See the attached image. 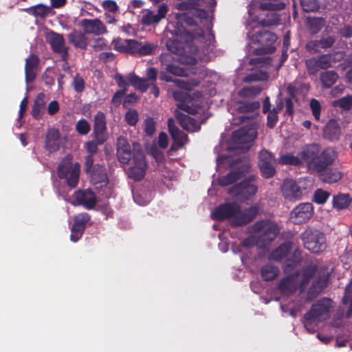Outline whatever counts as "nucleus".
<instances>
[{"label":"nucleus","instance_id":"cd10ccee","mask_svg":"<svg viewBox=\"0 0 352 352\" xmlns=\"http://www.w3.org/2000/svg\"><path fill=\"white\" fill-rule=\"evenodd\" d=\"M175 35L177 37H179L180 41L177 39L168 40L166 43V47L170 52L178 55H182L185 52V46L188 47H193V40L190 43H187L185 37L181 38L180 36H177L176 34Z\"/></svg>","mask_w":352,"mask_h":352},{"label":"nucleus","instance_id":"f03ea898","mask_svg":"<svg viewBox=\"0 0 352 352\" xmlns=\"http://www.w3.org/2000/svg\"><path fill=\"white\" fill-rule=\"evenodd\" d=\"M258 206L254 205L241 210L236 202H228L220 204L211 214L214 220H230L232 226H242L252 222L259 212Z\"/></svg>","mask_w":352,"mask_h":352},{"label":"nucleus","instance_id":"a211bd4d","mask_svg":"<svg viewBox=\"0 0 352 352\" xmlns=\"http://www.w3.org/2000/svg\"><path fill=\"white\" fill-rule=\"evenodd\" d=\"M155 45L150 43L142 45L134 39H126V53L133 55L148 56L153 54Z\"/></svg>","mask_w":352,"mask_h":352},{"label":"nucleus","instance_id":"f257e3e1","mask_svg":"<svg viewBox=\"0 0 352 352\" xmlns=\"http://www.w3.org/2000/svg\"><path fill=\"white\" fill-rule=\"evenodd\" d=\"M300 156L306 163L309 172L311 174L316 173L322 182L332 184L342 179V172L330 167L338 157L333 148L327 147L320 151V146L313 143L302 149Z\"/></svg>","mask_w":352,"mask_h":352},{"label":"nucleus","instance_id":"c85d7f7f","mask_svg":"<svg viewBox=\"0 0 352 352\" xmlns=\"http://www.w3.org/2000/svg\"><path fill=\"white\" fill-rule=\"evenodd\" d=\"M293 244L291 241H286L281 243L275 248L270 254V259L280 262L287 257L292 249Z\"/></svg>","mask_w":352,"mask_h":352},{"label":"nucleus","instance_id":"2f4dec72","mask_svg":"<svg viewBox=\"0 0 352 352\" xmlns=\"http://www.w3.org/2000/svg\"><path fill=\"white\" fill-rule=\"evenodd\" d=\"M340 133V127L337 120L331 119L324 128L323 137L330 141L338 140Z\"/></svg>","mask_w":352,"mask_h":352},{"label":"nucleus","instance_id":"dca6fc26","mask_svg":"<svg viewBox=\"0 0 352 352\" xmlns=\"http://www.w3.org/2000/svg\"><path fill=\"white\" fill-rule=\"evenodd\" d=\"M93 138L99 143H104L108 138L106 116L102 111H98L94 118Z\"/></svg>","mask_w":352,"mask_h":352},{"label":"nucleus","instance_id":"0e129e2a","mask_svg":"<svg viewBox=\"0 0 352 352\" xmlns=\"http://www.w3.org/2000/svg\"><path fill=\"white\" fill-rule=\"evenodd\" d=\"M300 265V263H297L295 261L287 258L283 265V272L286 274H289L293 271V270Z\"/></svg>","mask_w":352,"mask_h":352},{"label":"nucleus","instance_id":"ddd939ff","mask_svg":"<svg viewBox=\"0 0 352 352\" xmlns=\"http://www.w3.org/2000/svg\"><path fill=\"white\" fill-rule=\"evenodd\" d=\"M333 58L330 54L311 57L305 64L309 75H316L320 69H327L332 66Z\"/></svg>","mask_w":352,"mask_h":352},{"label":"nucleus","instance_id":"9d476101","mask_svg":"<svg viewBox=\"0 0 352 352\" xmlns=\"http://www.w3.org/2000/svg\"><path fill=\"white\" fill-rule=\"evenodd\" d=\"M256 178V175H251L248 179L243 180L238 184L234 185L229 189V193L236 197L238 199H248L254 196L258 188L252 184Z\"/></svg>","mask_w":352,"mask_h":352},{"label":"nucleus","instance_id":"9b49d317","mask_svg":"<svg viewBox=\"0 0 352 352\" xmlns=\"http://www.w3.org/2000/svg\"><path fill=\"white\" fill-rule=\"evenodd\" d=\"M315 276L307 294V300L309 301L316 298L327 287L330 279L329 272L324 269H318Z\"/></svg>","mask_w":352,"mask_h":352},{"label":"nucleus","instance_id":"4c0bfd02","mask_svg":"<svg viewBox=\"0 0 352 352\" xmlns=\"http://www.w3.org/2000/svg\"><path fill=\"white\" fill-rule=\"evenodd\" d=\"M338 74L333 70L325 71L320 73V80L322 87L331 88L337 81Z\"/></svg>","mask_w":352,"mask_h":352},{"label":"nucleus","instance_id":"393cba45","mask_svg":"<svg viewBox=\"0 0 352 352\" xmlns=\"http://www.w3.org/2000/svg\"><path fill=\"white\" fill-rule=\"evenodd\" d=\"M172 58L170 54H164L162 56V63L164 66V69L169 74L176 76L186 77L188 76V70L179 67L175 63H166Z\"/></svg>","mask_w":352,"mask_h":352},{"label":"nucleus","instance_id":"a18cd8bd","mask_svg":"<svg viewBox=\"0 0 352 352\" xmlns=\"http://www.w3.org/2000/svg\"><path fill=\"white\" fill-rule=\"evenodd\" d=\"M302 9L305 12H317L320 9L318 0H300Z\"/></svg>","mask_w":352,"mask_h":352},{"label":"nucleus","instance_id":"2eb2a0df","mask_svg":"<svg viewBox=\"0 0 352 352\" xmlns=\"http://www.w3.org/2000/svg\"><path fill=\"white\" fill-rule=\"evenodd\" d=\"M314 214V206L311 203H301L296 206L289 214V220L296 225L305 223Z\"/></svg>","mask_w":352,"mask_h":352},{"label":"nucleus","instance_id":"680f3d73","mask_svg":"<svg viewBox=\"0 0 352 352\" xmlns=\"http://www.w3.org/2000/svg\"><path fill=\"white\" fill-rule=\"evenodd\" d=\"M101 6L104 10L112 13L117 12L119 10V6L114 0H104Z\"/></svg>","mask_w":352,"mask_h":352},{"label":"nucleus","instance_id":"7c9ffc66","mask_svg":"<svg viewBox=\"0 0 352 352\" xmlns=\"http://www.w3.org/2000/svg\"><path fill=\"white\" fill-rule=\"evenodd\" d=\"M69 42L76 48L85 50L88 45V37L80 31H72L67 35Z\"/></svg>","mask_w":352,"mask_h":352},{"label":"nucleus","instance_id":"13d9d810","mask_svg":"<svg viewBox=\"0 0 352 352\" xmlns=\"http://www.w3.org/2000/svg\"><path fill=\"white\" fill-rule=\"evenodd\" d=\"M155 122L153 118H148L144 121V133L146 135L152 137L155 132Z\"/></svg>","mask_w":352,"mask_h":352},{"label":"nucleus","instance_id":"ea45409f","mask_svg":"<svg viewBox=\"0 0 352 352\" xmlns=\"http://www.w3.org/2000/svg\"><path fill=\"white\" fill-rule=\"evenodd\" d=\"M262 91V87L259 85L245 86L238 91V96L243 98H253L258 96Z\"/></svg>","mask_w":352,"mask_h":352},{"label":"nucleus","instance_id":"a878e982","mask_svg":"<svg viewBox=\"0 0 352 352\" xmlns=\"http://www.w3.org/2000/svg\"><path fill=\"white\" fill-rule=\"evenodd\" d=\"M256 37L261 45L267 47L268 52L272 53L275 50V47L273 45L276 43L278 37L274 33L265 30L257 32Z\"/></svg>","mask_w":352,"mask_h":352},{"label":"nucleus","instance_id":"7ed1b4c3","mask_svg":"<svg viewBox=\"0 0 352 352\" xmlns=\"http://www.w3.org/2000/svg\"><path fill=\"white\" fill-rule=\"evenodd\" d=\"M317 271L316 264L310 263L305 265L300 270H296L283 278L277 285L278 289L283 295L293 294L298 289L302 294L307 289Z\"/></svg>","mask_w":352,"mask_h":352},{"label":"nucleus","instance_id":"774afa93","mask_svg":"<svg viewBox=\"0 0 352 352\" xmlns=\"http://www.w3.org/2000/svg\"><path fill=\"white\" fill-rule=\"evenodd\" d=\"M177 110H182L189 114L195 115L197 113V109L196 107L188 105L186 102H179L177 105Z\"/></svg>","mask_w":352,"mask_h":352},{"label":"nucleus","instance_id":"20e7f679","mask_svg":"<svg viewBox=\"0 0 352 352\" xmlns=\"http://www.w3.org/2000/svg\"><path fill=\"white\" fill-rule=\"evenodd\" d=\"M179 1L180 2L175 3L173 8L182 12H173L170 14V17L175 24V34L177 36H180L181 38L185 37L186 41L190 43L194 40V35L186 28L197 26V22L191 13V10L198 6L199 3L195 2L193 0H182Z\"/></svg>","mask_w":352,"mask_h":352},{"label":"nucleus","instance_id":"f8f14e48","mask_svg":"<svg viewBox=\"0 0 352 352\" xmlns=\"http://www.w3.org/2000/svg\"><path fill=\"white\" fill-rule=\"evenodd\" d=\"M147 164L144 153H138L135 155V160L132 161L131 166L126 170L128 177L135 182H140L146 175Z\"/></svg>","mask_w":352,"mask_h":352},{"label":"nucleus","instance_id":"473e14b6","mask_svg":"<svg viewBox=\"0 0 352 352\" xmlns=\"http://www.w3.org/2000/svg\"><path fill=\"white\" fill-rule=\"evenodd\" d=\"M236 111L241 113H254L258 111L261 104L257 100H239L236 101Z\"/></svg>","mask_w":352,"mask_h":352},{"label":"nucleus","instance_id":"6e6552de","mask_svg":"<svg viewBox=\"0 0 352 352\" xmlns=\"http://www.w3.org/2000/svg\"><path fill=\"white\" fill-rule=\"evenodd\" d=\"M80 170V166L78 162L72 164V159L66 157L60 162L57 174L60 179H65L67 185L70 188H75L79 182Z\"/></svg>","mask_w":352,"mask_h":352},{"label":"nucleus","instance_id":"49530a36","mask_svg":"<svg viewBox=\"0 0 352 352\" xmlns=\"http://www.w3.org/2000/svg\"><path fill=\"white\" fill-rule=\"evenodd\" d=\"M275 162H271L258 165L262 176L265 179H270L274 177L276 173L274 167Z\"/></svg>","mask_w":352,"mask_h":352},{"label":"nucleus","instance_id":"338daca9","mask_svg":"<svg viewBox=\"0 0 352 352\" xmlns=\"http://www.w3.org/2000/svg\"><path fill=\"white\" fill-rule=\"evenodd\" d=\"M306 50L310 54L319 52L322 49L319 40L310 41L306 44Z\"/></svg>","mask_w":352,"mask_h":352},{"label":"nucleus","instance_id":"aec40b11","mask_svg":"<svg viewBox=\"0 0 352 352\" xmlns=\"http://www.w3.org/2000/svg\"><path fill=\"white\" fill-rule=\"evenodd\" d=\"M80 25L85 34L100 36L108 32L106 26L98 18L94 19H84L80 21Z\"/></svg>","mask_w":352,"mask_h":352},{"label":"nucleus","instance_id":"5fc2aeb1","mask_svg":"<svg viewBox=\"0 0 352 352\" xmlns=\"http://www.w3.org/2000/svg\"><path fill=\"white\" fill-rule=\"evenodd\" d=\"M335 106H338L344 110H350L352 107V96L348 95L334 102Z\"/></svg>","mask_w":352,"mask_h":352},{"label":"nucleus","instance_id":"4be33fe9","mask_svg":"<svg viewBox=\"0 0 352 352\" xmlns=\"http://www.w3.org/2000/svg\"><path fill=\"white\" fill-rule=\"evenodd\" d=\"M168 11V6L162 3L160 6L157 13L155 14L153 11L147 10L141 19V23L145 25H151L159 23L162 19L166 17Z\"/></svg>","mask_w":352,"mask_h":352},{"label":"nucleus","instance_id":"bb28decb","mask_svg":"<svg viewBox=\"0 0 352 352\" xmlns=\"http://www.w3.org/2000/svg\"><path fill=\"white\" fill-rule=\"evenodd\" d=\"M175 116L184 130L194 131L199 129V124L195 118L182 113L180 111L175 110Z\"/></svg>","mask_w":352,"mask_h":352},{"label":"nucleus","instance_id":"4468645a","mask_svg":"<svg viewBox=\"0 0 352 352\" xmlns=\"http://www.w3.org/2000/svg\"><path fill=\"white\" fill-rule=\"evenodd\" d=\"M46 40L52 51L54 53L60 54L63 61H67L69 58V47L65 45L63 34L50 31L46 36Z\"/></svg>","mask_w":352,"mask_h":352},{"label":"nucleus","instance_id":"a19ab883","mask_svg":"<svg viewBox=\"0 0 352 352\" xmlns=\"http://www.w3.org/2000/svg\"><path fill=\"white\" fill-rule=\"evenodd\" d=\"M300 153H301V151ZM302 162H305L300 156V153H299V157L295 156L292 153H287L282 155L278 158L279 164L283 165L299 166L302 164Z\"/></svg>","mask_w":352,"mask_h":352},{"label":"nucleus","instance_id":"37998d69","mask_svg":"<svg viewBox=\"0 0 352 352\" xmlns=\"http://www.w3.org/2000/svg\"><path fill=\"white\" fill-rule=\"evenodd\" d=\"M24 10L35 16L44 18L48 14L50 8L42 3H39L36 6L28 8Z\"/></svg>","mask_w":352,"mask_h":352},{"label":"nucleus","instance_id":"412c9836","mask_svg":"<svg viewBox=\"0 0 352 352\" xmlns=\"http://www.w3.org/2000/svg\"><path fill=\"white\" fill-rule=\"evenodd\" d=\"M40 59L38 56L34 54H31L25 59V76L26 82H33L38 72V65Z\"/></svg>","mask_w":352,"mask_h":352},{"label":"nucleus","instance_id":"1a4fd4ad","mask_svg":"<svg viewBox=\"0 0 352 352\" xmlns=\"http://www.w3.org/2000/svg\"><path fill=\"white\" fill-rule=\"evenodd\" d=\"M138 153H144L141 149H136L135 147L132 149L125 137L120 136L117 138L116 142V155L118 162L126 165L131 160H135V155Z\"/></svg>","mask_w":352,"mask_h":352},{"label":"nucleus","instance_id":"423d86ee","mask_svg":"<svg viewBox=\"0 0 352 352\" xmlns=\"http://www.w3.org/2000/svg\"><path fill=\"white\" fill-rule=\"evenodd\" d=\"M331 308V300L328 298H323L313 304L311 309L303 317L304 326L309 330L308 326L326 320L329 317Z\"/></svg>","mask_w":352,"mask_h":352},{"label":"nucleus","instance_id":"c756f323","mask_svg":"<svg viewBox=\"0 0 352 352\" xmlns=\"http://www.w3.org/2000/svg\"><path fill=\"white\" fill-rule=\"evenodd\" d=\"M167 124L169 133L173 140L175 144L178 147L183 146L184 144V141L187 138V135L178 129L172 118L168 119Z\"/></svg>","mask_w":352,"mask_h":352},{"label":"nucleus","instance_id":"c9c22d12","mask_svg":"<svg viewBox=\"0 0 352 352\" xmlns=\"http://www.w3.org/2000/svg\"><path fill=\"white\" fill-rule=\"evenodd\" d=\"M129 83L137 90L142 93L146 92L150 87L149 82L144 78H140L134 73H130L127 76Z\"/></svg>","mask_w":352,"mask_h":352},{"label":"nucleus","instance_id":"bf43d9fd","mask_svg":"<svg viewBox=\"0 0 352 352\" xmlns=\"http://www.w3.org/2000/svg\"><path fill=\"white\" fill-rule=\"evenodd\" d=\"M90 220V216L87 212L80 213L74 218V223L85 229L86 225Z\"/></svg>","mask_w":352,"mask_h":352},{"label":"nucleus","instance_id":"de8ad7c7","mask_svg":"<svg viewBox=\"0 0 352 352\" xmlns=\"http://www.w3.org/2000/svg\"><path fill=\"white\" fill-rule=\"evenodd\" d=\"M75 129L79 135H86L91 131V125L87 120L82 118L76 123Z\"/></svg>","mask_w":352,"mask_h":352},{"label":"nucleus","instance_id":"8fccbe9b","mask_svg":"<svg viewBox=\"0 0 352 352\" xmlns=\"http://www.w3.org/2000/svg\"><path fill=\"white\" fill-rule=\"evenodd\" d=\"M285 5L284 3H271V2H263L259 5V9L261 10H269V11H278L282 10L285 8Z\"/></svg>","mask_w":352,"mask_h":352},{"label":"nucleus","instance_id":"72a5a7b5","mask_svg":"<svg viewBox=\"0 0 352 352\" xmlns=\"http://www.w3.org/2000/svg\"><path fill=\"white\" fill-rule=\"evenodd\" d=\"M352 198L348 193H338L333 195L332 199V206L338 210L346 209L351 204Z\"/></svg>","mask_w":352,"mask_h":352},{"label":"nucleus","instance_id":"052dcab7","mask_svg":"<svg viewBox=\"0 0 352 352\" xmlns=\"http://www.w3.org/2000/svg\"><path fill=\"white\" fill-rule=\"evenodd\" d=\"M310 108L311 109L313 116L316 118V120H319L320 116L321 111V105L320 102L315 98H312L310 100Z\"/></svg>","mask_w":352,"mask_h":352},{"label":"nucleus","instance_id":"39448f33","mask_svg":"<svg viewBox=\"0 0 352 352\" xmlns=\"http://www.w3.org/2000/svg\"><path fill=\"white\" fill-rule=\"evenodd\" d=\"M300 239L305 248L313 254H319L327 249L324 234L314 228L308 227L301 233Z\"/></svg>","mask_w":352,"mask_h":352},{"label":"nucleus","instance_id":"58836bf2","mask_svg":"<svg viewBox=\"0 0 352 352\" xmlns=\"http://www.w3.org/2000/svg\"><path fill=\"white\" fill-rule=\"evenodd\" d=\"M279 272L278 267L274 265L267 264L261 267V275L263 280L271 281L276 278Z\"/></svg>","mask_w":352,"mask_h":352},{"label":"nucleus","instance_id":"603ef678","mask_svg":"<svg viewBox=\"0 0 352 352\" xmlns=\"http://www.w3.org/2000/svg\"><path fill=\"white\" fill-rule=\"evenodd\" d=\"M104 143H99L96 138H94L92 140L85 142L84 147L88 153V155H94L98 152V146L102 145Z\"/></svg>","mask_w":352,"mask_h":352},{"label":"nucleus","instance_id":"b1692460","mask_svg":"<svg viewBox=\"0 0 352 352\" xmlns=\"http://www.w3.org/2000/svg\"><path fill=\"white\" fill-rule=\"evenodd\" d=\"M282 192L285 198L289 201L298 199L302 195L300 188L293 180L285 181Z\"/></svg>","mask_w":352,"mask_h":352},{"label":"nucleus","instance_id":"6ab92c4d","mask_svg":"<svg viewBox=\"0 0 352 352\" xmlns=\"http://www.w3.org/2000/svg\"><path fill=\"white\" fill-rule=\"evenodd\" d=\"M257 137V133L249 126H242L232 133V140L237 144L252 143Z\"/></svg>","mask_w":352,"mask_h":352},{"label":"nucleus","instance_id":"f704fd0d","mask_svg":"<svg viewBox=\"0 0 352 352\" xmlns=\"http://www.w3.org/2000/svg\"><path fill=\"white\" fill-rule=\"evenodd\" d=\"M89 174L92 182L95 184L106 182L107 180V174L105 168L100 164H95L91 171L87 173Z\"/></svg>","mask_w":352,"mask_h":352},{"label":"nucleus","instance_id":"864d4df0","mask_svg":"<svg viewBox=\"0 0 352 352\" xmlns=\"http://www.w3.org/2000/svg\"><path fill=\"white\" fill-rule=\"evenodd\" d=\"M258 165H262L264 164L275 162V159L272 153L267 151V150H262L259 153L258 155Z\"/></svg>","mask_w":352,"mask_h":352},{"label":"nucleus","instance_id":"3c124183","mask_svg":"<svg viewBox=\"0 0 352 352\" xmlns=\"http://www.w3.org/2000/svg\"><path fill=\"white\" fill-rule=\"evenodd\" d=\"M124 120L130 126H135L139 120L138 112L134 109H129L125 113Z\"/></svg>","mask_w":352,"mask_h":352},{"label":"nucleus","instance_id":"f3484780","mask_svg":"<svg viewBox=\"0 0 352 352\" xmlns=\"http://www.w3.org/2000/svg\"><path fill=\"white\" fill-rule=\"evenodd\" d=\"M76 206H83L85 208L93 209L96 204V197L94 192L90 189L78 190L73 195Z\"/></svg>","mask_w":352,"mask_h":352},{"label":"nucleus","instance_id":"c03bdc74","mask_svg":"<svg viewBox=\"0 0 352 352\" xmlns=\"http://www.w3.org/2000/svg\"><path fill=\"white\" fill-rule=\"evenodd\" d=\"M279 15L276 12H271L266 15L265 18L259 21L263 27L276 26L280 23Z\"/></svg>","mask_w":352,"mask_h":352},{"label":"nucleus","instance_id":"79ce46f5","mask_svg":"<svg viewBox=\"0 0 352 352\" xmlns=\"http://www.w3.org/2000/svg\"><path fill=\"white\" fill-rule=\"evenodd\" d=\"M278 234V228L276 225H272L270 223L265 228L263 233L259 238L266 243H270L274 241Z\"/></svg>","mask_w":352,"mask_h":352},{"label":"nucleus","instance_id":"e433bc0d","mask_svg":"<svg viewBox=\"0 0 352 352\" xmlns=\"http://www.w3.org/2000/svg\"><path fill=\"white\" fill-rule=\"evenodd\" d=\"M45 94H39L34 102L32 109V116L36 120L41 118L45 111V102L44 100Z\"/></svg>","mask_w":352,"mask_h":352},{"label":"nucleus","instance_id":"4d7b16f0","mask_svg":"<svg viewBox=\"0 0 352 352\" xmlns=\"http://www.w3.org/2000/svg\"><path fill=\"white\" fill-rule=\"evenodd\" d=\"M85 230V228L74 223L71 229V241L77 242L81 238Z\"/></svg>","mask_w":352,"mask_h":352},{"label":"nucleus","instance_id":"69168bd1","mask_svg":"<svg viewBox=\"0 0 352 352\" xmlns=\"http://www.w3.org/2000/svg\"><path fill=\"white\" fill-rule=\"evenodd\" d=\"M267 113V126L270 129H273L278 120V113L275 110H271Z\"/></svg>","mask_w":352,"mask_h":352},{"label":"nucleus","instance_id":"6e6d98bb","mask_svg":"<svg viewBox=\"0 0 352 352\" xmlns=\"http://www.w3.org/2000/svg\"><path fill=\"white\" fill-rule=\"evenodd\" d=\"M72 86L74 91L77 93H82L85 88V83L83 78L76 74L73 78Z\"/></svg>","mask_w":352,"mask_h":352},{"label":"nucleus","instance_id":"e2e57ef3","mask_svg":"<svg viewBox=\"0 0 352 352\" xmlns=\"http://www.w3.org/2000/svg\"><path fill=\"white\" fill-rule=\"evenodd\" d=\"M113 49L120 53H126V39L122 41L120 38L112 41Z\"/></svg>","mask_w":352,"mask_h":352},{"label":"nucleus","instance_id":"5701e85b","mask_svg":"<svg viewBox=\"0 0 352 352\" xmlns=\"http://www.w3.org/2000/svg\"><path fill=\"white\" fill-rule=\"evenodd\" d=\"M60 133L57 129H50L45 135V148L50 153L60 148Z\"/></svg>","mask_w":352,"mask_h":352},{"label":"nucleus","instance_id":"09e8293b","mask_svg":"<svg viewBox=\"0 0 352 352\" xmlns=\"http://www.w3.org/2000/svg\"><path fill=\"white\" fill-rule=\"evenodd\" d=\"M330 195V192L319 188L314 192L313 201L318 204L322 205L327 202Z\"/></svg>","mask_w":352,"mask_h":352},{"label":"nucleus","instance_id":"0eeeda50","mask_svg":"<svg viewBox=\"0 0 352 352\" xmlns=\"http://www.w3.org/2000/svg\"><path fill=\"white\" fill-rule=\"evenodd\" d=\"M230 166L233 167L230 172L226 175L219 177L217 179V183L221 187L232 185L240 180L250 172L251 168L250 164L248 161L243 160L241 158L232 160L230 163Z\"/></svg>","mask_w":352,"mask_h":352}]
</instances>
